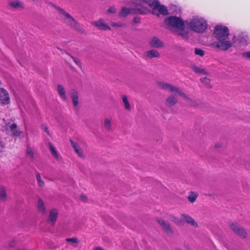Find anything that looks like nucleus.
Masks as SVG:
<instances>
[{"label": "nucleus", "mask_w": 250, "mask_h": 250, "mask_svg": "<svg viewBox=\"0 0 250 250\" xmlns=\"http://www.w3.org/2000/svg\"><path fill=\"white\" fill-rule=\"evenodd\" d=\"M70 96L72 98L73 105L74 107L78 109L79 108V98L78 94L75 90H72L70 92Z\"/></svg>", "instance_id": "16"}, {"label": "nucleus", "mask_w": 250, "mask_h": 250, "mask_svg": "<svg viewBox=\"0 0 250 250\" xmlns=\"http://www.w3.org/2000/svg\"><path fill=\"white\" fill-rule=\"evenodd\" d=\"M70 142L71 146L74 149L75 152L76 153L78 156L82 159H85V155H84L83 149L81 148L79 145L72 140H70Z\"/></svg>", "instance_id": "10"}, {"label": "nucleus", "mask_w": 250, "mask_h": 250, "mask_svg": "<svg viewBox=\"0 0 250 250\" xmlns=\"http://www.w3.org/2000/svg\"><path fill=\"white\" fill-rule=\"evenodd\" d=\"M146 55L147 57L150 59L155 57H159L160 56V53L159 52L155 49H152L146 51Z\"/></svg>", "instance_id": "23"}, {"label": "nucleus", "mask_w": 250, "mask_h": 250, "mask_svg": "<svg viewBox=\"0 0 250 250\" xmlns=\"http://www.w3.org/2000/svg\"><path fill=\"white\" fill-rule=\"evenodd\" d=\"M81 199L83 201L85 202L87 200V197L84 195H82L81 196Z\"/></svg>", "instance_id": "40"}, {"label": "nucleus", "mask_w": 250, "mask_h": 250, "mask_svg": "<svg viewBox=\"0 0 250 250\" xmlns=\"http://www.w3.org/2000/svg\"><path fill=\"white\" fill-rule=\"evenodd\" d=\"M242 56L244 58H246L250 59V52H245L243 53Z\"/></svg>", "instance_id": "38"}, {"label": "nucleus", "mask_w": 250, "mask_h": 250, "mask_svg": "<svg viewBox=\"0 0 250 250\" xmlns=\"http://www.w3.org/2000/svg\"><path fill=\"white\" fill-rule=\"evenodd\" d=\"M4 146L3 143L0 142V152H2L4 148Z\"/></svg>", "instance_id": "41"}, {"label": "nucleus", "mask_w": 250, "mask_h": 250, "mask_svg": "<svg viewBox=\"0 0 250 250\" xmlns=\"http://www.w3.org/2000/svg\"><path fill=\"white\" fill-rule=\"evenodd\" d=\"M122 101L124 104L125 109L127 111H130L131 110V107L128 101V98L126 95L122 96Z\"/></svg>", "instance_id": "24"}, {"label": "nucleus", "mask_w": 250, "mask_h": 250, "mask_svg": "<svg viewBox=\"0 0 250 250\" xmlns=\"http://www.w3.org/2000/svg\"><path fill=\"white\" fill-rule=\"evenodd\" d=\"M1 80H0V85L1 84Z\"/></svg>", "instance_id": "46"}, {"label": "nucleus", "mask_w": 250, "mask_h": 250, "mask_svg": "<svg viewBox=\"0 0 250 250\" xmlns=\"http://www.w3.org/2000/svg\"><path fill=\"white\" fill-rule=\"evenodd\" d=\"M92 24L100 30H110V26L103 19H100L98 21H94Z\"/></svg>", "instance_id": "14"}, {"label": "nucleus", "mask_w": 250, "mask_h": 250, "mask_svg": "<svg viewBox=\"0 0 250 250\" xmlns=\"http://www.w3.org/2000/svg\"><path fill=\"white\" fill-rule=\"evenodd\" d=\"M194 52L196 55H198L200 57L204 56L205 52L204 50L198 48H195Z\"/></svg>", "instance_id": "31"}, {"label": "nucleus", "mask_w": 250, "mask_h": 250, "mask_svg": "<svg viewBox=\"0 0 250 250\" xmlns=\"http://www.w3.org/2000/svg\"><path fill=\"white\" fill-rule=\"evenodd\" d=\"M57 91L61 99L63 101H65L66 99L65 91L62 85H58Z\"/></svg>", "instance_id": "22"}, {"label": "nucleus", "mask_w": 250, "mask_h": 250, "mask_svg": "<svg viewBox=\"0 0 250 250\" xmlns=\"http://www.w3.org/2000/svg\"><path fill=\"white\" fill-rule=\"evenodd\" d=\"M178 100L176 95H171L169 96L166 101V105L167 106L171 107L174 105L177 102Z\"/></svg>", "instance_id": "17"}, {"label": "nucleus", "mask_w": 250, "mask_h": 250, "mask_svg": "<svg viewBox=\"0 0 250 250\" xmlns=\"http://www.w3.org/2000/svg\"><path fill=\"white\" fill-rule=\"evenodd\" d=\"M132 5L136 8L139 14H147L164 16L168 14L167 7L160 4L159 0H130Z\"/></svg>", "instance_id": "1"}, {"label": "nucleus", "mask_w": 250, "mask_h": 250, "mask_svg": "<svg viewBox=\"0 0 250 250\" xmlns=\"http://www.w3.org/2000/svg\"><path fill=\"white\" fill-rule=\"evenodd\" d=\"M44 131H45V132H46L48 134H49V130H48V129L47 127H44Z\"/></svg>", "instance_id": "43"}, {"label": "nucleus", "mask_w": 250, "mask_h": 250, "mask_svg": "<svg viewBox=\"0 0 250 250\" xmlns=\"http://www.w3.org/2000/svg\"><path fill=\"white\" fill-rule=\"evenodd\" d=\"M10 101L8 92L3 88H0V102L5 105L9 104Z\"/></svg>", "instance_id": "8"}, {"label": "nucleus", "mask_w": 250, "mask_h": 250, "mask_svg": "<svg viewBox=\"0 0 250 250\" xmlns=\"http://www.w3.org/2000/svg\"><path fill=\"white\" fill-rule=\"evenodd\" d=\"M58 212L57 209H52L50 210L48 221L52 225H54L55 224L58 217Z\"/></svg>", "instance_id": "15"}, {"label": "nucleus", "mask_w": 250, "mask_h": 250, "mask_svg": "<svg viewBox=\"0 0 250 250\" xmlns=\"http://www.w3.org/2000/svg\"><path fill=\"white\" fill-rule=\"evenodd\" d=\"M200 81L203 83H204L207 86L210 87V80L207 77H204L203 78L200 79Z\"/></svg>", "instance_id": "32"}, {"label": "nucleus", "mask_w": 250, "mask_h": 250, "mask_svg": "<svg viewBox=\"0 0 250 250\" xmlns=\"http://www.w3.org/2000/svg\"><path fill=\"white\" fill-rule=\"evenodd\" d=\"M95 250H104L100 247H97L95 249Z\"/></svg>", "instance_id": "44"}, {"label": "nucleus", "mask_w": 250, "mask_h": 250, "mask_svg": "<svg viewBox=\"0 0 250 250\" xmlns=\"http://www.w3.org/2000/svg\"><path fill=\"white\" fill-rule=\"evenodd\" d=\"M66 240V242L71 243L72 244H77L79 242L78 239L76 237L67 238Z\"/></svg>", "instance_id": "34"}, {"label": "nucleus", "mask_w": 250, "mask_h": 250, "mask_svg": "<svg viewBox=\"0 0 250 250\" xmlns=\"http://www.w3.org/2000/svg\"><path fill=\"white\" fill-rule=\"evenodd\" d=\"M229 226L231 229L240 237L244 238L246 237L247 232L239 224L236 223H232L230 224Z\"/></svg>", "instance_id": "7"}, {"label": "nucleus", "mask_w": 250, "mask_h": 250, "mask_svg": "<svg viewBox=\"0 0 250 250\" xmlns=\"http://www.w3.org/2000/svg\"><path fill=\"white\" fill-rule=\"evenodd\" d=\"M140 21V19L138 17H135L133 19V22L135 23H138Z\"/></svg>", "instance_id": "42"}, {"label": "nucleus", "mask_w": 250, "mask_h": 250, "mask_svg": "<svg viewBox=\"0 0 250 250\" xmlns=\"http://www.w3.org/2000/svg\"><path fill=\"white\" fill-rule=\"evenodd\" d=\"M117 10L114 6H110L107 9V13L110 14H115L116 13Z\"/></svg>", "instance_id": "36"}, {"label": "nucleus", "mask_w": 250, "mask_h": 250, "mask_svg": "<svg viewBox=\"0 0 250 250\" xmlns=\"http://www.w3.org/2000/svg\"><path fill=\"white\" fill-rule=\"evenodd\" d=\"M158 222L166 232L167 233L172 232V229L167 222L162 219H159Z\"/></svg>", "instance_id": "19"}, {"label": "nucleus", "mask_w": 250, "mask_h": 250, "mask_svg": "<svg viewBox=\"0 0 250 250\" xmlns=\"http://www.w3.org/2000/svg\"><path fill=\"white\" fill-rule=\"evenodd\" d=\"M113 120L111 118L106 117L103 122L104 128L107 131H110L112 129Z\"/></svg>", "instance_id": "18"}, {"label": "nucleus", "mask_w": 250, "mask_h": 250, "mask_svg": "<svg viewBox=\"0 0 250 250\" xmlns=\"http://www.w3.org/2000/svg\"><path fill=\"white\" fill-rule=\"evenodd\" d=\"M19 105L20 106L22 105V102H19Z\"/></svg>", "instance_id": "45"}, {"label": "nucleus", "mask_w": 250, "mask_h": 250, "mask_svg": "<svg viewBox=\"0 0 250 250\" xmlns=\"http://www.w3.org/2000/svg\"><path fill=\"white\" fill-rule=\"evenodd\" d=\"M6 192L5 188L2 187L0 188V199L4 200L6 198Z\"/></svg>", "instance_id": "28"}, {"label": "nucleus", "mask_w": 250, "mask_h": 250, "mask_svg": "<svg viewBox=\"0 0 250 250\" xmlns=\"http://www.w3.org/2000/svg\"><path fill=\"white\" fill-rule=\"evenodd\" d=\"M26 152H27V154L30 157H31L32 159L34 158V153L31 147H28L27 148Z\"/></svg>", "instance_id": "35"}, {"label": "nucleus", "mask_w": 250, "mask_h": 250, "mask_svg": "<svg viewBox=\"0 0 250 250\" xmlns=\"http://www.w3.org/2000/svg\"><path fill=\"white\" fill-rule=\"evenodd\" d=\"M169 219L176 225H181L182 224V220L174 215H170Z\"/></svg>", "instance_id": "27"}, {"label": "nucleus", "mask_w": 250, "mask_h": 250, "mask_svg": "<svg viewBox=\"0 0 250 250\" xmlns=\"http://www.w3.org/2000/svg\"><path fill=\"white\" fill-rule=\"evenodd\" d=\"M49 147L50 148L51 154L52 156L56 159L58 160L60 157V155L54 148V147L52 146V145L49 143L48 144Z\"/></svg>", "instance_id": "25"}, {"label": "nucleus", "mask_w": 250, "mask_h": 250, "mask_svg": "<svg viewBox=\"0 0 250 250\" xmlns=\"http://www.w3.org/2000/svg\"><path fill=\"white\" fill-rule=\"evenodd\" d=\"M55 9L57 10L62 17L64 20L65 22L72 27L76 29V30H80V25L76 22L75 20L66 11L63 9L61 8L59 6L54 5Z\"/></svg>", "instance_id": "5"}, {"label": "nucleus", "mask_w": 250, "mask_h": 250, "mask_svg": "<svg viewBox=\"0 0 250 250\" xmlns=\"http://www.w3.org/2000/svg\"><path fill=\"white\" fill-rule=\"evenodd\" d=\"M166 24L169 28L173 29L177 35L185 39H188V32L187 31L186 21H183L179 17L170 16L165 20Z\"/></svg>", "instance_id": "3"}, {"label": "nucleus", "mask_w": 250, "mask_h": 250, "mask_svg": "<svg viewBox=\"0 0 250 250\" xmlns=\"http://www.w3.org/2000/svg\"><path fill=\"white\" fill-rule=\"evenodd\" d=\"M16 241L14 240H12L9 243V246L10 247H14L16 245Z\"/></svg>", "instance_id": "39"}, {"label": "nucleus", "mask_w": 250, "mask_h": 250, "mask_svg": "<svg viewBox=\"0 0 250 250\" xmlns=\"http://www.w3.org/2000/svg\"><path fill=\"white\" fill-rule=\"evenodd\" d=\"M190 67L196 74L203 75H207L208 74L207 70L201 66H198L195 64H192L190 65Z\"/></svg>", "instance_id": "11"}, {"label": "nucleus", "mask_w": 250, "mask_h": 250, "mask_svg": "<svg viewBox=\"0 0 250 250\" xmlns=\"http://www.w3.org/2000/svg\"><path fill=\"white\" fill-rule=\"evenodd\" d=\"M37 208L39 212L44 214L46 213V207L43 201L40 199L37 203Z\"/></svg>", "instance_id": "20"}, {"label": "nucleus", "mask_w": 250, "mask_h": 250, "mask_svg": "<svg viewBox=\"0 0 250 250\" xmlns=\"http://www.w3.org/2000/svg\"><path fill=\"white\" fill-rule=\"evenodd\" d=\"M10 5L13 7L17 8L19 7H21L22 5L21 2L15 0L10 3Z\"/></svg>", "instance_id": "33"}, {"label": "nucleus", "mask_w": 250, "mask_h": 250, "mask_svg": "<svg viewBox=\"0 0 250 250\" xmlns=\"http://www.w3.org/2000/svg\"><path fill=\"white\" fill-rule=\"evenodd\" d=\"M36 179L38 182V185L40 187H42L44 186V183L43 180L42 179L41 176L39 173H38L36 175Z\"/></svg>", "instance_id": "30"}, {"label": "nucleus", "mask_w": 250, "mask_h": 250, "mask_svg": "<svg viewBox=\"0 0 250 250\" xmlns=\"http://www.w3.org/2000/svg\"><path fill=\"white\" fill-rule=\"evenodd\" d=\"M182 221H185L193 227H197L198 224L195 220L188 214H182L181 216Z\"/></svg>", "instance_id": "13"}, {"label": "nucleus", "mask_w": 250, "mask_h": 250, "mask_svg": "<svg viewBox=\"0 0 250 250\" xmlns=\"http://www.w3.org/2000/svg\"><path fill=\"white\" fill-rule=\"evenodd\" d=\"M70 57L73 59V61L74 62L78 65L79 66V67H81V63L80 61V60L75 58V57H74L72 56H70Z\"/></svg>", "instance_id": "37"}, {"label": "nucleus", "mask_w": 250, "mask_h": 250, "mask_svg": "<svg viewBox=\"0 0 250 250\" xmlns=\"http://www.w3.org/2000/svg\"><path fill=\"white\" fill-rule=\"evenodd\" d=\"M110 25L114 27H123L125 26V23L121 22H111Z\"/></svg>", "instance_id": "29"}, {"label": "nucleus", "mask_w": 250, "mask_h": 250, "mask_svg": "<svg viewBox=\"0 0 250 250\" xmlns=\"http://www.w3.org/2000/svg\"><path fill=\"white\" fill-rule=\"evenodd\" d=\"M198 196V194L196 192L191 191L188 197V200L190 203H193L196 201Z\"/></svg>", "instance_id": "26"}, {"label": "nucleus", "mask_w": 250, "mask_h": 250, "mask_svg": "<svg viewBox=\"0 0 250 250\" xmlns=\"http://www.w3.org/2000/svg\"><path fill=\"white\" fill-rule=\"evenodd\" d=\"M178 250H180V249H178Z\"/></svg>", "instance_id": "47"}, {"label": "nucleus", "mask_w": 250, "mask_h": 250, "mask_svg": "<svg viewBox=\"0 0 250 250\" xmlns=\"http://www.w3.org/2000/svg\"><path fill=\"white\" fill-rule=\"evenodd\" d=\"M149 44L154 48H161L164 46V42L156 37H152L149 42Z\"/></svg>", "instance_id": "12"}, {"label": "nucleus", "mask_w": 250, "mask_h": 250, "mask_svg": "<svg viewBox=\"0 0 250 250\" xmlns=\"http://www.w3.org/2000/svg\"><path fill=\"white\" fill-rule=\"evenodd\" d=\"M130 14H139L136 11V8L134 6L131 8L123 7L119 12L118 16L121 18L125 17Z\"/></svg>", "instance_id": "9"}, {"label": "nucleus", "mask_w": 250, "mask_h": 250, "mask_svg": "<svg viewBox=\"0 0 250 250\" xmlns=\"http://www.w3.org/2000/svg\"><path fill=\"white\" fill-rule=\"evenodd\" d=\"M187 31H192L197 33H203L208 27L207 21L200 16H195L186 21Z\"/></svg>", "instance_id": "4"}, {"label": "nucleus", "mask_w": 250, "mask_h": 250, "mask_svg": "<svg viewBox=\"0 0 250 250\" xmlns=\"http://www.w3.org/2000/svg\"><path fill=\"white\" fill-rule=\"evenodd\" d=\"M213 34L217 41L212 43V47L223 51L227 50L231 47L232 42L227 40L229 36V30L226 26L216 25L214 27Z\"/></svg>", "instance_id": "2"}, {"label": "nucleus", "mask_w": 250, "mask_h": 250, "mask_svg": "<svg viewBox=\"0 0 250 250\" xmlns=\"http://www.w3.org/2000/svg\"><path fill=\"white\" fill-rule=\"evenodd\" d=\"M7 127L10 129V131L12 132V133L14 136H20L21 134V131H19L17 129V125L15 124L8 125H7Z\"/></svg>", "instance_id": "21"}, {"label": "nucleus", "mask_w": 250, "mask_h": 250, "mask_svg": "<svg viewBox=\"0 0 250 250\" xmlns=\"http://www.w3.org/2000/svg\"><path fill=\"white\" fill-rule=\"evenodd\" d=\"M157 86L159 88L163 90H167L169 92H176L181 97L188 99L187 95L182 92L179 88L164 82H158Z\"/></svg>", "instance_id": "6"}]
</instances>
